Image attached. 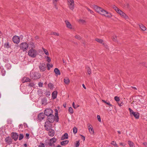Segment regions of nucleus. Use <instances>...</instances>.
<instances>
[{
    "label": "nucleus",
    "mask_w": 147,
    "mask_h": 147,
    "mask_svg": "<svg viewBox=\"0 0 147 147\" xmlns=\"http://www.w3.org/2000/svg\"><path fill=\"white\" fill-rule=\"evenodd\" d=\"M119 144L120 145H121V146H125V145H124V144L123 143H119Z\"/></svg>",
    "instance_id": "nucleus-61"
},
{
    "label": "nucleus",
    "mask_w": 147,
    "mask_h": 147,
    "mask_svg": "<svg viewBox=\"0 0 147 147\" xmlns=\"http://www.w3.org/2000/svg\"><path fill=\"white\" fill-rule=\"evenodd\" d=\"M5 140L6 143L8 144H10L11 143L12 139L10 137L6 138L5 139Z\"/></svg>",
    "instance_id": "nucleus-14"
},
{
    "label": "nucleus",
    "mask_w": 147,
    "mask_h": 147,
    "mask_svg": "<svg viewBox=\"0 0 147 147\" xmlns=\"http://www.w3.org/2000/svg\"><path fill=\"white\" fill-rule=\"evenodd\" d=\"M112 7L114 9L115 11H117V10L118 9V8L116 7L115 5H112Z\"/></svg>",
    "instance_id": "nucleus-41"
},
{
    "label": "nucleus",
    "mask_w": 147,
    "mask_h": 147,
    "mask_svg": "<svg viewBox=\"0 0 147 147\" xmlns=\"http://www.w3.org/2000/svg\"><path fill=\"white\" fill-rule=\"evenodd\" d=\"M78 129L76 127H74L73 128V132L74 134H76L77 132Z\"/></svg>",
    "instance_id": "nucleus-36"
},
{
    "label": "nucleus",
    "mask_w": 147,
    "mask_h": 147,
    "mask_svg": "<svg viewBox=\"0 0 147 147\" xmlns=\"http://www.w3.org/2000/svg\"><path fill=\"white\" fill-rule=\"evenodd\" d=\"M88 129L89 130V132H90V134H94V130H93V129L92 127L90 128H88Z\"/></svg>",
    "instance_id": "nucleus-29"
},
{
    "label": "nucleus",
    "mask_w": 147,
    "mask_h": 147,
    "mask_svg": "<svg viewBox=\"0 0 147 147\" xmlns=\"http://www.w3.org/2000/svg\"><path fill=\"white\" fill-rule=\"evenodd\" d=\"M81 136H82L83 137V140L84 141L85 140V137L82 135H81Z\"/></svg>",
    "instance_id": "nucleus-62"
},
{
    "label": "nucleus",
    "mask_w": 147,
    "mask_h": 147,
    "mask_svg": "<svg viewBox=\"0 0 147 147\" xmlns=\"http://www.w3.org/2000/svg\"><path fill=\"white\" fill-rule=\"evenodd\" d=\"M64 82L65 84L68 85L70 83V80L68 78L65 77L64 79Z\"/></svg>",
    "instance_id": "nucleus-20"
},
{
    "label": "nucleus",
    "mask_w": 147,
    "mask_h": 147,
    "mask_svg": "<svg viewBox=\"0 0 147 147\" xmlns=\"http://www.w3.org/2000/svg\"><path fill=\"white\" fill-rule=\"evenodd\" d=\"M116 36H113V40L114 41H115L116 40Z\"/></svg>",
    "instance_id": "nucleus-55"
},
{
    "label": "nucleus",
    "mask_w": 147,
    "mask_h": 147,
    "mask_svg": "<svg viewBox=\"0 0 147 147\" xmlns=\"http://www.w3.org/2000/svg\"><path fill=\"white\" fill-rule=\"evenodd\" d=\"M47 61L49 63H50L51 61V59L48 56H47Z\"/></svg>",
    "instance_id": "nucleus-52"
},
{
    "label": "nucleus",
    "mask_w": 147,
    "mask_h": 147,
    "mask_svg": "<svg viewBox=\"0 0 147 147\" xmlns=\"http://www.w3.org/2000/svg\"><path fill=\"white\" fill-rule=\"evenodd\" d=\"M39 85L40 87H42V83H40L39 84Z\"/></svg>",
    "instance_id": "nucleus-60"
},
{
    "label": "nucleus",
    "mask_w": 147,
    "mask_h": 147,
    "mask_svg": "<svg viewBox=\"0 0 147 147\" xmlns=\"http://www.w3.org/2000/svg\"><path fill=\"white\" fill-rule=\"evenodd\" d=\"M42 104L46 105L47 104V100L46 99H43L42 100Z\"/></svg>",
    "instance_id": "nucleus-39"
},
{
    "label": "nucleus",
    "mask_w": 147,
    "mask_h": 147,
    "mask_svg": "<svg viewBox=\"0 0 147 147\" xmlns=\"http://www.w3.org/2000/svg\"><path fill=\"white\" fill-rule=\"evenodd\" d=\"M65 23L66 25V27L70 29H72V26L70 23L68 21L65 20Z\"/></svg>",
    "instance_id": "nucleus-13"
},
{
    "label": "nucleus",
    "mask_w": 147,
    "mask_h": 147,
    "mask_svg": "<svg viewBox=\"0 0 147 147\" xmlns=\"http://www.w3.org/2000/svg\"><path fill=\"white\" fill-rule=\"evenodd\" d=\"M69 142V140H65L61 142V144L62 146H65Z\"/></svg>",
    "instance_id": "nucleus-24"
},
{
    "label": "nucleus",
    "mask_w": 147,
    "mask_h": 147,
    "mask_svg": "<svg viewBox=\"0 0 147 147\" xmlns=\"http://www.w3.org/2000/svg\"><path fill=\"white\" fill-rule=\"evenodd\" d=\"M143 144L146 146V147H147V143L144 142L143 143Z\"/></svg>",
    "instance_id": "nucleus-59"
},
{
    "label": "nucleus",
    "mask_w": 147,
    "mask_h": 147,
    "mask_svg": "<svg viewBox=\"0 0 147 147\" xmlns=\"http://www.w3.org/2000/svg\"><path fill=\"white\" fill-rule=\"evenodd\" d=\"M122 11L119 9V8H118L117 10V11H116L117 12V13L119 14H120V13H121L122 12Z\"/></svg>",
    "instance_id": "nucleus-46"
},
{
    "label": "nucleus",
    "mask_w": 147,
    "mask_h": 147,
    "mask_svg": "<svg viewBox=\"0 0 147 147\" xmlns=\"http://www.w3.org/2000/svg\"><path fill=\"white\" fill-rule=\"evenodd\" d=\"M55 116L56 117V118H57L58 119H59V117L58 115V111L57 109H55Z\"/></svg>",
    "instance_id": "nucleus-32"
},
{
    "label": "nucleus",
    "mask_w": 147,
    "mask_h": 147,
    "mask_svg": "<svg viewBox=\"0 0 147 147\" xmlns=\"http://www.w3.org/2000/svg\"><path fill=\"white\" fill-rule=\"evenodd\" d=\"M97 119H98V121L99 122H101V120L100 117V116L99 115H97Z\"/></svg>",
    "instance_id": "nucleus-51"
},
{
    "label": "nucleus",
    "mask_w": 147,
    "mask_h": 147,
    "mask_svg": "<svg viewBox=\"0 0 147 147\" xmlns=\"http://www.w3.org/2000/svg\"><path fill=\"white\" fill-rule=\"evenodd\" d=\"M87 71H88V73L90 75L91 74V69L89 68V67H87Z\"/></svg>",
    "instance_id": "nucleus-45"
},
{
    "label": "nucleus",
    "mask_w": 147,
    "mask_h": 147,
    "mask_svg": "<svg viewBox=\"0 0 147 147\" xmlns=\"http://www.w3.org/2000/svg\"><path fill=\"white\" fill-rule=\"evenodd\" d=\"M45 117V114L42 113H39L38 116V118L40 121L42 120Z\"/></svg>",
    "instance_id": "nucleus-12"
},
{
    "label": "nucleus",
    "mask_w": 147,
    "mask_h": 147,
    "mask_svg": "<svg viewBox=\"0 0 147 147\" xmlns=\"http://www.w3.org/2000/svg\"><path fill=\"white\" fill-rule=\"evenodd\" d=\"M5 47L7 48H9L10 47L8 42H7L4 44Z\"/></svg>",
    "instance_id": "nucleus-40"
},
{
    "label": "nucleus",
    "mask_w": 147,
    "mask_h": 147,
    "mask_svg": "<svg viewBox=\"0 0 147 147\" xmlns=\"http://www.w3.org/2000/svg\"><path fill=\"white\" fill-rule=\"evenodd\" d=\"M56 139L55 138H53L50 139L48 142L50 146H51V147H55V146L54 143L56 142Z\"/></svg>",
    "instance_id": "nucleus-8"
},
{
    "label": "nucleus",
    "mask_w": 147,
    "mask_h": 147,
    "mask_svg": "<svg viewBox=\"0 0 147 147\" xmlns=\"http://www.w3.org/2000/svg\"><path fill=\"white\" fill-rule=\"evenodd\" d=\"M53 65L52 64H51V65H50L49 63H47V66L48 68V69L49 70L50 69V67L51 68V67H53Z\"/></svg>",
    "instance_id": "nucleus-35"
},
{
    "label": "nucleus",
    "mask_w": 147,
    "mask_h": 147,
    "mask_svg": "<svg viewBox=\"0 0 147 147\" xmlns=\"http://www.w3.org/2000/svg\"><path fill=\"white\" fill-rule=\"evenodd\" d=\"M29 136V134H26V137H27L28 138V137Z\"/></svg>",
    "instance_id": "nucleus-63"
},
{
    "label": "nucleus",
    "mask_w": 147,
    "mask_h": 147,
    "mask_svg": "<svg viewBox=\"0 0 147 147\" xmlns=\"http://www.w3.org/2000/svg\"><path fill=\"white\" fill-rule=\"evenodd\" d=\"M87 126H88V129L89 128H90L92 127V125L91 124H90V123H88L87 124Z\"/></svg>",
    "instance_id": "nucleus-54"
},
{
    "label": "nucleus",
    "mask_w": 147,
    "mask_h": 147,
    "mask_svg": "<svg viewBox=\"0 0 147 147\" xmlns=\"http://www.w3.org/2000/svg\"><path fill=\"white\" fill-rule=\"evenodd\" d=\"M111 144L114 147H119V146L116 144V142L113 141L111 142Z\"/></svg>",
    "instance_id": "nucleus-26"
},
{
    "label": "nucleus",
    "mask_w": 147,
    "mask_h": 147,
    "mask_svg": "<svg viewBox=\"0 0 147 147\" xmlns=\"http://www.w3.org/2000/svg\"><path fill=\"white\" fill-rule=\"evenodd\" d=\"M72 105H73V107L74 108V109H76L77 108V107H75V103L74 102H73V104H72Z\"/></svg>",
    "instance_id": "nucleus-57"
},
{
    "label": "nucleus",
    "mask_w": 147,
    "mask_h": 147,
    "mask_svg": "<svg viewBox=\"0 0 147 147\" xmlns=\"http://www.w3.org/2000/svg\"><path fill=\"white\" fill-rule=\"evenodd\" d=\"M47 119L48 120V121L51 123H53L55 121V116L53 114L47 116Z\"/></svg>",
    "instance_id": "nucleus-11"
},
{
    "label": "nucleus",
    "mask_w": 147,
    "mask_h": 147,
    "mask_svg": "<svg viewBox=\"0 0 147 147\" xmlns=\"http://www.w3.org/2000/svg\"><path fill=\"white\" fill-rule=\"evenodd\" d=\"M124 12H123V11H122L121 13H120V15L121 16L122 15H123Z\"/></svg>",
    "instance_id": "nucleus-64"
},
{
    "label": "nucleus",
    "mask_w": 147,
    "mask_h": 147,
    "mask_svg": "<svg viewBox=\"0 0 147 147\" xmlns=\"http://www.w3.org/2000/svg\"><path fill=\"white\" fill-rule=\"evenodd\" d=\"M68 7L69 9L73 10L74 8V0H67Z\"/></svg>",
    "instance_id": "nucleus-4"
},
{
    "label": "nucleus",
    "mask_w": 147,
    "mask_h": 147,
    "mask_svg": "<svg viewBox=\"0 0 147 147\" xmlns=\"http://www.w3.org/2000/svg\"><path fill=\"white\" fill-rule=\"evenodd\" d=\"M57 91H54L52 94V97L53 99H55L57 98Z\"/></svg>",
    "instance_id": "nucleus-21"
},
{
    "label": "nucleus",
    "mask_w": 147,
    "mask_h": 147,
    "mask_svg": "<svg viewBox=\"0 0 147 147\" xmlns=\"http://www.w3.org/2000/svg\"><path fill=\"white\" fill-rule=\"evenodd\" d=\"M121 17L125 18L126 20L128 19L129 18V17L128 16L124 13H123V15H122Z\"/></svg>",
    "instance_id": "nucleus-30"
},
{
    "label": "nucleus",
    "mask_w": 147,
    "mask_h": 147,
    "mask_svg": "<svg viewBox=\"0 0 147 147\" xmlns=\"http://www.w3.org/2000/svg\"><path fill=\"white\" fill-rule=\"evenodd\" d=\"M20 38L17 36H14L12 38V40L15 43L18 44L20 42Z\"/></svg>",
    "instance_id": "nucleus-10"
},
{
    "label": "nucleus",
    "mask_w": 147,
    "mask_h": 147,
    "mask_svg": "<svg viewBox=\"0 0 147 147\" xmlns=\"http://www.w3.org/2000/svg\"><path fill=\"white\" fill-rule=\"evenodd\" d=\"M51 123V122L48 121H47L45 122L44 127L45 129L48 131L51 129L52 126Z\"/></svg>",
    "instance_id": "nucleus-9"
},
{
    "label": "nucleus",
    "mask_w": 147,
    "mask_h": 147,
    "mask_svg": "<svg viewBox=\"0 0 147 147\" xmlns=\"http://www.w3.org/2000/svg\"><path fill=\"white\" fill-rule=\"evenodd\" d=\"M54 72L57 75H60L61 74L59 70L57 68L55 69Z\"/></svg>",
    "instance_id": "nucleus-23"
},
{
    "label": "nucleus",
    "mask_w": 147,
    "mask_h": 147,
    "mask_svg": "<svg viewBox=\"0 0 147 147\" xmlns=\"http://www.w3.org/2000/svg\"><path fill=\"white\" fill-rule=\"evenodd\" d=\"M80 144V142L79 141H76V143L75 144V147H78Z\"/></svg>",
    "instance_id": "nucleus-42"
},
{
    "label": "nucleus",
    "mask_w": 147,
    "mask_h": 147,
    "mask_svg": "<svg viewBox=\"0 0 147 147\" xmlns=\"http://www.w3.org/2000/svg\"><path fill=\"white\" fill-rule=\"evenodd\" d=\"M79 22H81L82 23H85V21L83 19H80L79 20Z\"/></svg>",
    "instance_id": "nucleus-50"
},
{
    "label": "nucleus",
    "mask_w": 147,
    "mask_h": 147,
    "mask_svg": "<svg viewBox=\"0 0 147 147\" xmlns=\"http://www.w3.org/2000/svg\"><path fill=\"white\" fill-rule=\"evenodd\" d=\"M53 3V4L54 5V6L55 8L57 9H58V7H57V3Z\"/></svg>",
    "instance_id": "nucleus-49"
},
{
    "label": "nucleus",
    "mask_w": 147,
    "mask_h": 147,
    "mask_svg": "<svg viewBox=\"0 0 147 147\" xmlns=\"http://www.w3.org/2000/svg\"><path fill=\"white\" fill-rule=\"evenodd\" d=\"M24 136L23 134H20L19 136V140H22L24 138Z\"/></svg>",
    "instance_id": "nucleus-38"
},
{
    "label": "nucleus",
    "mask_w": 147,
    "mask_h": 147,
    "mask_svg": "<svg viewBox=\"0 0 147 147\" xmlns=\"http://www.w3.org/2000/svg\"><path fill=\"white\" fill-rule=\"evenodd\" d=\"M40 74L37 72L32 71L30 73L31 78L33 80H36L39 79L40 77Z\"/></svg>",
    "instance_id": "nucleus-3"
},
{
    "label": "nucleus",
    "mask_w": 147,
    "mask_h": 147,
    "mask_svg": "<svg viewBox=\"0 0 147 147\" xmlns=\"http://www.w3.org/2000/svg\"><path fill=\"white\" fill-rule=\"evenodd\" d=\"M18 135L16 133H13L12 134V138L14 140L16 141L18 138Z\"/></svg>",
    "instance_id": "nucleus-15"
},
{
    "label": "nucleus",
    "mask_w": 147,
    "mask_h": 147,
    "mask_svg": "<svg viewBox=\"0 0 147 147\" xmlns=\"http://www.w3.org/2000/svg\"><path fill=\"white\" fill-rule=\"evenodd\" d=\"M75 37L78 40H80L81 38L80 36L78 35H76V36H75Z\"/></svg>",
    "instance_id": "nucleus-44"
},
{
    "label": "nucleus",
    "mask_w": 147,
    "mask_h": 147,
    "mask_svg": "<svg viewBox=\"0 0 147 147\" xmlns=\"http://www.w3.org/2000/svg\"><path fill=\"white\" fill-rule=\"evenodd\" d=\"M42 49H43V51L45 52V54L46 55H49V53L48 52V51L47 49H46L43 48H42Z\"/></svg>",
    "instance_id": "nucleus-33"
},
{
    "label": "nucleus",
    "mask_w": 147,
    "mask_h": 147,
    "mask_svg": "<svg viewBox=\"0 0 147 147\" xmlns=\"http://www.w3.org/2000/svg\"><path fill=\"white\" fill-rule=\"evenodd\" d=\"M95 40L97 42L100 43L102 44L103 45H104V46H105V47H106L107 48L108 46L107 45H105V44L103 42V41L102 40L98 38H96L95 39Z\"/></svg>",
    "instance_id": "nucleus-16"
},
{
    "label": "nucleus",
    "mask_w": 147,
    "mask_h": 147,
    "mask_svg": "<svg viewBox=\"0 0 147 147\" xmlns=\"http://www.w3.org/2000/svg\"><path fill=\"white\" fill-rule=\"evenodd\" d=\"M53 112V111L52 109L50 108H47L45 110L44 114L47 116L52 115Z\"/></svg>",
    "instance_id": "nucleus-7"
},
{
    "label": "nucleus",
    "mask_w": 147,
    "mask_h": 147,
    "mask_svg": "<svg viewBox=\"0 0 147 147\" xmlns=\"http://www.w3.org/2000/svg\"><path fill=\"white\" fill-rule=\"evenodd\" d=\"M29 45L31 49H34L35 47L34 43L32 42H30L29 44Z\"/></svg>",
    "instance_id": "nucleus-28"
},
{
    "label": "nucleus",
    "mask_w": 147,
    "mask_h": 147,
    "mask_svg": "<svg viewBox=\"0 0 147 147\" xmlns=\"http://www.w3.org/2000/svg\"><path fill=\"white\" fill-rule=\"evenodd\" d=\"M20 47L21 49L24 51L28 49V45L26 42H22L20 44Z\"/></svg>",
    "instance_id": "nucleus-6"
},
{
    "label": "nucleus",
    "mask_w": 147,
    "mask_h": 147,
    "mask_svg": "<svg viewBox=\"0 0 147 147\" xmlns=\"http://www.w3.org/2000/svg\"><path fill=\"white\" fill-rule=\"evenodd\" d=\"M45 144L42 143V142H40L39 145L38 146V147H45Z\"/></svg>",
    "instance_id": "nucleus-37"
},
{
    "label": "nucleus",
    "mask_w": 147,
    "mask_h": 147,
    "mask_svg": "<svg viewBox=\"0 0 147 147\" xmlns=\"http://www.w3.org/2000/svg\"><path fill=\"white\" fill-rule=\"evenodd\" d=\"M48 132L49 135L50 136H53L55 134V131L53 129H50L49 130Z\"/></svg>",
    "instance_id": "nucleus-18"
},
{
    "label": "nucleus",
    "mask_w": 147,
    "mask_h": 147,
    "mask_svg": "<svg viewBox=\"0 0 147 147\" xmlns=\"http://www.w3.org/2000/svg\"><path fill=\"white\" fill-rule=\"evenodd\" d=\"M51 35H57L58 36L59 35V33L55 32H52L51 33Z\"/></svg>",
    "instance_id": "nucleus-48"
},
{
    "label": "nucleus",
    "mask_w": 147,
    "mask_h": 147,
    "mask_svg": "<svg viewBox=\"0 0 147 147\" xmlns=\"http://www.w3.org/2000/svg\"><path fill=\"white\" fill-rule=\"evenodd\" d=\"M128 143L129 144V147H135L134 144L131 141H128Z\"/></svg>",
    "instance_id": "nucleus-27"
},
{
    "label": "nucleus",
    "mask_w": 147,
    "mask_h": 147,
    "mask_svg": "<svg viewBox=\"0 0 147 147\" xmlns=\"http://www.w3.org/2000/svg\"><path fill=\"white\" fill-rule=\"evenodd\" d=\"M87 9L88 10V11H89L90 12V13L91 14H94V12L92 11L90 9L88 8H87Z\"/></svg>",
    "instance_id": "nucleus-47"
},
{
    "label": "nucleus",
    "mask_w": 147,
    "mask_h": 147,
    "mask_svg": "<svg viewBox=\"0 0 147 147\" xmlns=\"http://www.w3.org/2000/svg\"><path fill=\"white\" fill-rule=\"evenodd\" d=\"M68 135L66 133H65L61 138V140H64L65 139H67L68 138Z\"/></svg>",
    "instance_id": "nucleus-22"
},
{
    "label": "nucleus",
    "mask_w": 147,
    "mask_h": 147,
    "mask_svg": "<svg viewBox=\"0 0 147 147\" xmlns=\"http://www.w3.org/2000/svg\"><path fill=\"white\" fill-rule=\"evenodd\" d=\"M53 84L50 83L48 84V86L51 89H53Z\"/></svg>",
    "instance_id": "nucleus-31"
},
{
    "label": "nucleus",
    "mask_w": 147,
    "mask_h": 147,
    "mask_svg": "<svg viewBox=\"0 0 147 147\" xmlns=\"http://www.w3.org/2000/svg\"><path fill=\"white\" fill-rule=\"evenodd\" d=\"M30 80L27 77H24L22 80V81L23 82H30Z\"/></svg>",
    "instance_id": "nucleus-25"
},
{
    "label": "nucleus",
    "mask_w": 147,
    "mask_h": 147,
    "mask_svg": "<svg viewBox=\"0 0 147 147\" xmlns=\"http://www.w3.org/2000/svg\"><path fill=\"white\" fill-rule=\"evenodd\" d=\"M94 8L96 12L102 15L105 16L108 18H111L112 16V15L111 13L108 12L100 7L94 5Z\"/></svg>",
    "instance_id": "nucleus-1"
},
{
    "label": "nucleus",
    "mask_w": 147,
    "mask_h": 147,
    "mask_svg": "<svg viewBox=\"0 0 147 147\" xmlns=\"http://www.w3.org/2000/svg\"><path fill=\"white\" fill-rule=\"evenodd\" d=\"M39 69L40 70L42 71H43L45 70V65L43 63L40 66Z\"/></svg>",
    "instance_id": "nucleus-17"
},
{
    "label": "nucleus",
    "mask_w": 147,
    "mask_h": 147,
    "mask_svg": "<svg viewBox=\"0 0 147 147\" xmlns=\"http://www.w3.org/2000/svg\"><path fill=\"white\" fill-rule=\"evenodd\" d=\"M118 104L120 106H121L123 105V104L122 103V102H121V103H118Z\"/></svg>",
    "instance_id": "nucleus-56"
},
{
    "label": "nucleus",
    "mask_w": 147,
    "mask_h": 147,
    "mask_svg": "<svg viewBox=\"0 0 147 147\" xmlns=\"http://www.w3.org/2000/svg\"><path fill=\"white\" fill-rule=\"evenodd\" d=\"M139 26L140 29L143 31H144L146 30V27L142 24H139Z\"/></svg>",
    "instance_id": "nucleus-19"
},
{
    "label": "nucleus",
    "mask_w": 147,
    "mask_h": 147,
    "mask_svg": "<svg viewBox=\"0 0 147 147\" xmlns=\"http://www.w3.org/2000/svg\"><path fill=\"white\" fill-rule=\"evenodd\" d=\"M68 111L69 112L71 113V114H72L74 112V111L73 108L70 107L69 108Z\"/></svg>",
    "instance_id": "nucleus-34"
},
{
    "label": "nucleus",
    "mask_w": 147,
    "mask_h": 147,
    "mask_svg": "<svg viewBox=\"0 0 147 147\" xmlns=\"http://www.w3.org/2000/svg\"><path fill=\"white\" fill-rule=\"evenodd\" d=\"M2 74L3 76H4L5 74V72L4 70H2L1 71Z\"/></svg>",
    "instance_id": "nucleus-53"
},
{
    "label": "nucleus",
    "mask_w": 147,
    "mask_h": 147,
    "mask_svg": "<svg viewBox=\"0 0 147 147\" xmlns=\"http://www.w3.org/2000/svg\"><path fill=\"white\" fill-rule=\"evenodd\" d=\"M130 114L131 116H134L136 119H138L139 118L140 114L139 113L137 112H134L131 108H129Z\"/></svg>",
    "instance_id": "nucleus-5"
},
{
    "label": "nucleus",
    "mask_w": 147,
    "mask_h": 147,
    "mask_svg": "<svg viewBox=\"0 0 147 147\" xmlns=\"http://www.w3.org/2000/svg\"><path fill=\"white\" fill-rule=\"evenodd\" d=\"M114 99L117 102L119 101L120 100L119 97L117 96H115L114 97Z\"/></svg>",
    "instance_id": "nucleus-43"
},
{
    "label": "nucleus",
    "mask_w": 147,
    "mask_h": 147,
    "mask_svg": "<svg viewBox=\"0 0 147 147\" xmlns=\"http://www.w3.org/2000/svg\"><path fill=\"white\" fill-rule=\"evenodd\" d=\"M28 55L34 58L38 55V52L36 50L34 49H31L28 51Z\"/></svg>",
    "instance_id": "nucleus-2"
},
{
    "label": "nucleus",
    "mask_w": 147,
    "mask_h": 147,
    "mask_svg": "<svg viewBox=\"0 0 147 147\" xmlns=\"http://www.w3.org/2000/svg\"><path fill=\"white\" fill-rule=\"evenodd\" d=\"M59 0H53V3H57V2Z\"/></svg>",
    "instance_id": "nucleus-58"
}]
</instances>
